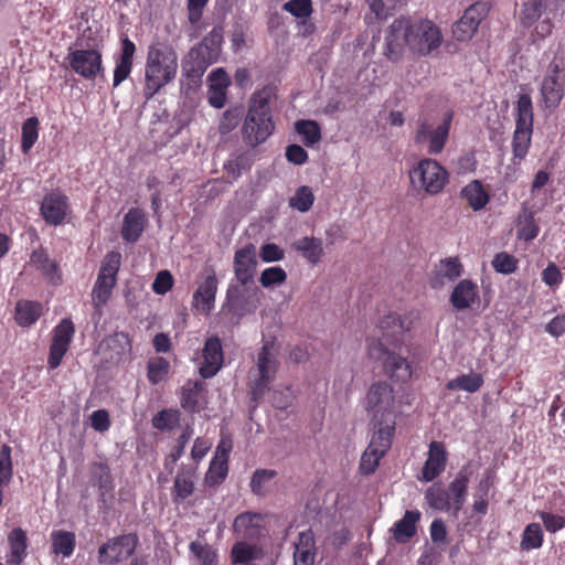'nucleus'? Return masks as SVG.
<instances>
[{"label": "nucleus", "instance_id": "4be33fe9", "mask_svg": "<svg viewBox=\"0 0 565 565\" xmlns=\"http://www.w3.org/2000/svg\"><path fill=\"white\" fill-rule=\"evenodd\" d=\"M257 267V253L253 244H248L235 252L234 274L236 282L253 284Z\"/></svg>", "mask_w": 565, "mask_h": 565}, {"label": "nucleus", "instance_id": "f8f14e48", "mask_svg": "<svg viewBox=\"0 0 565 565\" xmlns=\"http://www.w3.org/2000/svg\"><path fill=\"white\" fill-rule=\"evenodd\" d=\"M226 306L237 317L255 312L259 306L258 288L253 284L231 282L226 291Z\"/></svg>", "mask_w": 565, "mask_h": 565}, {"label": "nucleus", "instance_id": "de8ad7c7", "mask_svg": "<svg viewBox=\"0 0 565 565\" xmlns=\"http://www.w3.org/2000/svg\"><path fill=\"white\" fill-rule=\"evenodd\" d=\"M12 478L11 448L3 445L0 450V505L3 499V488Z\"/></svg>", "mask_w": 565, "mask_h": 565}, {"label": "nucleus", "instance_id": "13d9d810", "mask_svg": "<svg viewBox=\"0 0 565 565\" xmlns=\"http://www.w3.org/2000/svg\"><path fill=\"white\" fill-rule=\"evenodd\" d=\"M227 475V461L225 459L213 458L211 460L205 480L209 484L222 482Z\"/></svg>", "mask_w": 565, "mask_h": 565}, {"label": "nucleus", "instance_id": "37998d69", "mask_svg": "<svg viewBox=\"0 0 565 565\" xmlns=\"http://www.w3.org/2000/svg\"><path fill=\"white\" fill-rule=\"evenodd\" d=\"M515 127L533 129V104L529 94H520L516 105Z\"/></svg>", "mask_w": 565, "mask_h": 565}, {"label": "nucleus", "instance_id": "c9c22d12", "mask_svg": "<svg viewBox=\"0 0 565 565\" xmlns=\"http://www.w3.org/2000/svg\"><path fill=\"white\" fill-rule=\"evenodd\" d=\"M10 553L7 557L9 565H21L26 556V534L20 529H13L8 536Z\"/></svg>", "mask_w": 565, "mask_h": 565}, {"label": "nucleus", "instance_id": "2f4dec72", "mask_svg": "<svg viewBox=\"0 0 565 565\" xmlns=\"http://www.w3.org/2000/svg\"><path fill=\"white\" fill-rule=\"evenodd\" d=\"M264 557L263 550L247 542H237L231 551L233 565H259L258 561Z\"/></svg>", "mask_w": 565, "mask_h": 565}, {"label": "nucleus", "instance_id": "3c124183", "mask_svg": "<svg viewBox=\"0 0 565 565\" xmlns=\"http://www.w3.org/2000/svg\"><path fill=\"white\" fill-rule=\"evenodd\" d=\"M296 131L302 136L307 146H313L321 139V130L319 125L313 120H298L296 122Z\"/></svg>", "mask_w": 565, "mask_h": 565}, {"label": "nucleus", "instance_id": "2eb2a0df", "mask_svg": "<svg viewBox=\"0 0 565 565\" xmlns=\"http://www.w3.org/2000/svg\"><path fill=\"white\" fill-rule=\"evenodd\" d=\"M559 64L555 60L550 62L540 88L544 108L555 109L564 97V82L559 79Z\"/></svg>", "mask_w": 565, "mask_h": 565}, {"label": "nucleus", "instance_id": "6e6552de", "mask_svg": "<svg viewBox=\"0 0 565 565\" xmlns=\"http://www.w3.org/2000/svg\"><path fill=\"white\" fill-rule=\"evenodd\" d=\"M454 113L448 110L444 114L441 121L435 125L427 116H420L414 135V141L418 146H426L428 154H439L449 138V131Z\"/></svg>", "mask_w": 565, "mask_h": 565}, {"label": "nucleus", "instance_id": "5fc2aeb1", "mask_svg": "<svg viewBox=\"0 0 565 565\" xmlns=\"http://www.w3.org/2000/svg\"><path fill=\"white\" fill-rule=\"evenodd\" d=\"M313 201L315 195L311 189L307 185H302L296 191L295 195L290 198L289 205L303 213L311 209Z\"/></svg>", "mask_w": 565, "mask_h": 565}, {"label": "nucleus", "instance_id": "4468645a", "mask_svg": "<svg viewBox=\"0 0 565 565\" xmlns=\"http://www.w3.org/2000/svg\"><path fill=\"white\" fill-rule=\"evenodd\" d=\"M138 544L134 534L120 535L108 540L98 550V562L104 565H115L130 557Z\"/></svg>", "mask_w": 565, "mask_h": 565}, {"label": "nucleus", "instance_id": "69168bd1", "mask_svg": "<svg viewBox=\"0 0 565 565\" xmlns=\"http://www.w3.org/2000/svg\"><path fill=\"white\" fill-rule=\"evenodd\" d=\"M173 286V277L169 270H161L157 274L152 290L157 295H166Z\"/></svg>", "mask_w": 565, "mask_h": 565}, {"label": "nucleus", "instance_id": "0e129e2a", "mask_svg": "<svg viewBox=\"0 0 565 565\" xmlns=\"http://www.w3.org/2000/svg\"><path fill=\"white\" fill-rule=\"evenodd\" d=\"M259 257L264 263L279 262L285 258V250L275 243H266L260 247Z\"/></svg>", "mask_w": 565, "mask_h": 565}, {"label": "nucleus", "instance_id": "6ab92c4d", "mask_svg": "<svg viewBox=\"0 0 565 565\" xmlns=\"http://www.w3.org/2000/svg\"><path fill=\"white\" fill-rule=\"evenodd\" d=\"M74 333L75 327L71 319H63L54 328L47 361L50 369L54 370L61 364L63 356L70 348Z\"/></svg>", "mask_w": 565, "mask_h": 565}, {"label": "nucleus", "instance_id": "aec40b11", "mask_svg": "<svg viewBox=\"0 0 565 565\" xmlns=\"http://www.w3.org/2000/svg\"><path fill=\"white\" fill-rule=\"evenodd\" d=\"M203 280L193 294V306L203 313H210L214 307L217 278L213 267H205L202 273Z\"/></svg>", "mask_w": 565, "mask_h": 565}, {"label": "nucleus", "instance_id": "c03bdc74", "mask_svg": "<svg viewBox=\"0 0 565 565\" xmlns=\"http://www.w3.org/2000/svg\"><path fill=\"white\" fill-rule=\"evenodd\" d=\"M544 533L540 523H530L522 533L520 547L523 551L537 550L543 545Z\"/></svg>", "mask_w": 565, "mask_h": 565}, {"label": "nucleus", "instance_id": "39448f33", "mask_svg": "<svg viewBox=\"0 0 565 565\" xmlns=\"http://www.w3.org/2000/svg\"><path fill=\"white\" fill-rule=\"evenodd\" d=\"M364 408L376 430L394 434L396 401L393 387L386 382L373 383L365 396Z\"/></svg>", "mask_w": 565, "mask_h": 565}, {"label": "nucleus", "instance_id": "680f3d73", "mask_svg": "<svg viewBox=\"0 0 565 565\" xmlns=\"http://www.w3.org/2000/svg\"><path fill=\"white\" fill-rule=\"evenodd\" d=\"M492 266L495 271L509 275L515 271L516 269V259L507 253H499L494 256L492 260Z\"/></svg>", "mask_w": 565, "mask_h": 565}, {"label": "nucleus", "instance_id": "864d4df0", "mask_svg": "<svg viewBox=\"0 0 565 565\" xmlns=\"http://www.w3.org/2000/svg\"><path fill=\"white\" fill-rule=\"evenodd\" d=\"M287 273L280 266H273L264 269L259 277V282L264 288H273L285 284Z\"/></svg>", "mask_w": 565, "mask_h": 565}, {"label": "nucleus", "instance_id": "5701e85b", "mask_svg": "<svg viewBox=\"0 0 565 565\" xmlns=\"http://www.w3.org/2000/svg\"><path fill=\"white\" fill-rule=\"evenodd\" d=\"M462 274V265L457 257L440 259L429 274V285L434 289H440L455 281Z\"/></svg>", "mask_w": 565, "mask_h": 565}, {"label": "nucleus", "instance_id": "bf43d9fd", "mask_svg": "<svg viewBox=\"0 0 565 565\" xmlns=\"http://www.w3.org/2000/svg\"><path fill=\"white\" fill-rule=\"evenodd\" d=\"M282 9L298 19H307L312 13L311 0H289Z\"/></svg>", "mask_w": 565, "mask_h": 565}, {"label": "nucleus", "instance_id": "a19ab883", "mask_svg": "<svg viewBox=\"0 0 565 565\" xmlns=\"http://www.w3.org/2000/svg\"><path fill=\"white\" fill-rule=\"evenodd\" d=\"M194 491V477L190 471H179L174 478L172 498L174 502L188 499Z\"/></svg>", "mask_w": 565, "mask_h": 565}, {"label": "nucleus", "instance_id": "09e8293b", "mask_svg": "<svg viewBox=\"0 0 565 565\" xmlns=\"http://www.w3.org/2000/svg\"><path fill=\"white\" fill-rule=\"evenodd\" d=\"M148 380L151 384H158L166 379L170 370V363L162 356H156L149 360L148 365Z\"/></svg>", "mask_w": 565, "mask_h": 565}, {"label": "nucleus", "instance_id": "bb28decb", "mask_svg": "<svg viewBox=\"0 0 565 565\" xmlns=\"http://www.w3.org/2000/svg\"><path fill=\"white\" fill-rule=\"evenodd\" d=\"M450 303L457 310L470 308L479 300V290L476 282L470 279L460 280L450 295Z\"/></svg>", "mask_w": 565, "mask_h": 565}, {"label": "nucleus", "instance_id": "4d7b16f0", "mask_svg": "<svg viewBox=\"0 0 565 565\" xmlns=\"http://www.w3.org/2000/svg\"><path fill=\"white\" fill-rule=\"evenodd\" d=\"M39 137V120L36 117L28 118L22 126V151L28 153Z\"/></svg>", "mask_w": 565, "mask_h": 565}, {"label": "nucleus", "instance_id": "473e14b6", "mask_svg": "<svg viewBox=\"0 0 565 565\" xmlns=\"http://www.w3.org/2000/svg\"><path fill=\"white\" fill-rule=\"evenodd\" d=\"M291 247L301 254L308 263L313 265L318 264L324 255L322 239L317 237H301L295 241Z\"/></svg>", "mask_w": 565, "mask_h": 565}, {"label": "nucleus", "instance_id": "9b49d317", "mask_svg": "<svg viewBox=\"0 0 565 565\" xmlns=\"http://www.w3.org/2000/svg\"><path fill=\"white\" fill-rule=\"evenodd\" d=\"M120 259L118 252H110L105 256L92 291L95 308H102L109 300L117 281Z\"/></svg>", "mask_w": 565, "mask_h": 565}, {"label": "nucleus", "instance_id": "a211bd4d", "mask_svg": "<svg viewBox=\"0 0 565 565\" xmlns=\"http://www.w3.org/2000/svg\"><path fill=\"white\" fill-rule=\"evenodd\" d=\"M411 330V321H405L397 313H388L380 321L379 334L367 338V342L373 339H381L387 347L398 348L403 343L406 331Z\"/></svg>", "mask_w": 565, "mask_h": 565}, {"label": "nucleus", "instance_id": "423d86ee", "mask_svg": "<svg viewBox=\"0 0 565 565\" xmlns=\"http://www.w3.org/2000/svg\"><path fill=\"white\" fill-rule=\"evenodd\" d=\"M278 345L275 340H264L257 353L255 367L250 372L249 390L252 399L258 402L269 390L279 367Z\"/></svg>", "mask_w": 565, "mask_h": 565}, {"label": "nucleus", "instance_id": "72a5a7b5", "mask_svg": "<svg viewBox=\"0 0 565 565\" xmlns=\"http://www.w3.org/2000/svg\"><path fill=\"white\" fill-rule=\"evenodd\" d=\"M315 540L311 531H303L299 534L295 545L294 565H313Z\"/></svg>", "mask_w": 565, "mask_h": 565}, {"label": "nucleus", "instance_id": "7ed1b4c3", "mask_svg": "<svg viewBox=\"0 0 565 565\" xmlns=\"http://www.w3.org/2000/svg\"><path fill=\"white\" fill-rule=\"evenodd\" d=\"M274 98V92L269 87H264L253 94L243 125V136L249 146L256 147L263 143L273 134L270 104Z\"/></svg>", "mask_w": 565, "mask_h": 565}, {"label": "nucleus", "instance_id": "ddd939ff", "mask_svg": "<svg viewBox=\"0 0 565 565\" xmlns=\"http://www.w3.org/2000/svg\"><path fill=\"white\" fill-rule=\"evenodd\" d=\"M65 62L85 79H94L103 71L102 54L95 49L70 50Z\"/></svg>", "mask_w": 565, "mask_h": 565}, {"label": "nucleus", "instance_id": "6e6d98bb", "mask_svg": "<svg viewBox=\"0 0 565 565\" xmlns=\"http://www.w3.org/2000/svg\"><path fill=\"white\" fill-rule=\"evenodd\" d=\"M276 471L268 469H258L254 472L250 480V489L257 495H264L269 487V483L275 478Z\"/></svg>", "mask_w": 565, "mask_h": 565}, {"label": "nucleus", "instance_id": "9d476101", "mask_svg": "<svg viewBox=\"0 0 565 565\" xmlns=\"http://www.w3.org/2000/svg\"><path fill=\"white\" fill-rule=\"evenodd\" d=\"M448 172L435 159L425 158L409 170V180L417 190L429 195L438 194L448 183Z\"/></svg>", "mask_w": 565, "mask_h": 565}, {"label": "nucleus", "instance_id": "dca6fc26", "mask_svg": "<svg viewBox=\"0 0 565 565\" xmlns=\"http://www.w3.org/2000/svg\"><path fill=\"white\" fill-rule=\"evenodd\" d=\"M394 434L388 430H375L371 441L363 452L360 461V469L364 475H370L375 471L380 460L391 448L392 437Z\"/></svg>", "mask_w": 565, "mask_h": 565}, {"label": "nucleus", "instance_id": "c85d7f7f", "mask_svg": "<svg viewBox=\"0 0 565 565\" xmlns=\"http://www.w3.org/2000/svg\"><path fill=\"white\" fill-rule=\"evenodd\" d=\"M147 218L139 209H130L124 216L121 236L124 241L135 243L141 236Z\"/></svg>", "mask_w": 565, "mask_h": 565}, {"label": "nucleus", "instance_id": "20e7f679", "mask_svg": "<svg viewBox=\"0 0 565 565\" xmlns=\"http://www.w3.org/2000/svg\"><path fill=\"white\" fill-rule=\"evenodd\" d=\"M469 480L470 472L467 469H461L450 481L448 488L440 483L431 484L425 492L427 504L434 510L458 518L467 499Z\"/></svg>", "mask_w": 565, "mask_h": 565}, {"label": "nucleus", "instance_id": "79ce46f5", "mask_svg": "<svg viewBox=\"0 0 565 565\" xmlns=\"http://www.w3.org/2000/svg\"><path fill=\"white\" fill-rule=\"evenodd\" d=\"M52 548L55 554L70 557L75 548V534L68 531H53L51 534Z\"/></svg>", "mask_w": 565, "mask_h": 565}, {"label": "nucleus", "instance_id": "412c9836", "mask_svg": "<svg viewBox=\"0 0 565 565\" xmlns=\"http://www.w3.org/2000/svg\"><path fill=\"white\" fill-rule=\"evenodd\" d=\"M40 211L47 224L61 225L70 211L68 199L60 191H52L43 198Z\"/></svg>", "mask_w": 565, "mask_h": 565}, {"label": "nucleus", "instance_id": "f03ea898", "mask_svg": "<svg viewBox=\"0 0 565 565\" xmlns=\"http://www.w3.org/2000/svg\"><path fill=\"white\" fill-rule=\"evenodd\" d=\"M178 67V54L172 46L163 42L149 45L145 64V97L152 98L162 87L173 82Z\"/></svg>", "mask_w": 565, "mask_h": 565}, {"label": "nucleus", "instance_id": "8fccbe9b", "mask_svg": "<svg viewBox=\"0 0 565 565\" xmlns=\"http://www.w3.org/2000/svg\"><path fill=\"white\" fill-rule=\"evenodd\" d=\"M190 551L198 559L199 565H217V554L210 545L201 541H193L190 544Z\"/></svg>", "mask_w": 565, "mask_h": 565}, {"label": "nucleus", "instance_id": "cd10ccee", "mask_svg": "<svg viewBox=\"0 0 565 565\" xmlns=\"http://www.w3.org/2000/svg\"><path fill=\"white\" fill-rule=\"evenodd\" d=\"M516 237L525 242L533 241L540 233V227L534 217V211L524 202L515 218Z\"/></svg>", "mask_w": 565, "mask_h": 565}, {"label": "nucleus", "instance_id": "f704fd0d", "mask_svg": "<svg viewBox=\"0 0 565 565\" xmlns=\"http://www.w3.org/2000/svg\"><path fill=\"white\" fill-rule=\"evenodd\" d=\"M418 510H408L404 516L394 524V539L399 543H405L416 534V524L420 519Z\"/></svg>", "mask_w": 565, "mask_h": 565}, {"label": "nucleus", "instance_id": "e433bc0d", "mask_svg": "<svg viewBox=\"0 0 565 565\" xmlns=\"http://www.w3.org/2000/svg\"><path fill=\"white\" fill-rule=\"evenodd\" d=\"M42 313L40 302L20 300L15 306V321L21 327H30L38 321Z\"/></svg>", "mask_w": 565, "mask_h": 565}, {"label": "nucleus", "instance_id": "4c0bfd02", "mask_svg": "<svg viewBox=\"0 0 565 565\" xmlns=\"http://www.w3.org/2000/svg\"><path fill=\"white\" fill-rule=\"evenodd\" d=\"M461 198L473 211L483 209L490 199L481 182L477 180L471 181L461 190Z\"/></svg>", "mask_w": 565, "mask_h": 565}, {"label": "nucleus", "instance_id": "393cba45", "mask_svg": "<svg viewBox=\"0 0 565 565\" xmlns=\"http://www.w3.org/2000/svg\"><path fill=\"white\" fill-rule=\"evenodd\" d=\"M446 463L447 452L444 444L440 441H431L429 445L428 458L424 463L420 479L425 482L433 481L444 472Z\"/></svg>", "mask_w": 565, "mask_h": 565}, {"label": "nucleus", "instance_id": "b1692460", "mask_svg": "<svg viewBox=\"0 0 565 565\" xmlns=\"http://www.w3.org/2000/svg\"><path fill=\"white\" fill-rule=\"evenodd\" d=\"M202 359L203 361L199 367L201 376L204 379L213 377L223 364V350L218 338L213 337L205 341Z\"/></svg>", "mask_w": 565, "mask_h": 565}, {"label": "nucleus", "instance_id": "a878e982", "mask_svg": "<svg viewBox=\"0 0 565 565\" xmlns=\"http://www.w3.org/2000/svg\"><path fill=\"white\" fill-rule=\"evenodd\" d=\"M30 265L39 270L42 276L51 284L57 285L62 281V273L60 265L52 259L44 248L32 252L30 256Z\"/></svg>", "mask_w": 565, "mask_h": 565}, {"label": "nucleus", "instance_id": "a18cd8bd", "mask_svg": "<svg viewBox=\"0 0 565 565\" xmlns=\"http://www.w3.org/2000/svg\"><path fill=\"white\" fill-rule=\"evenodd\" d=\"M532 132V128L515 127L512 141L514 159L522 161L526 157L531 146Z\"/></svg>", "mask_w": 565, "mask_h": 565}, {"label": "nucleus", "instance_id": "e2e57ef3", "mask_svg": "<svg viewBox=\"0 0 565 565\" xmlns=\"http://www.w3.org/2000/svg\"><path fill=\"white\" fill-rule=\"evenodd\" d=\"M537 515L542 520L544 527L550 533H556L557 531L565 527V518L546 512V511H540L537 512Z\"/></svg>", "mask_w": 565, "mask_h": 565}, {"label": "nucleus", "instance_id": "052dcab7", "mask_svg": "<svg viewBox=\"0 0 565 565\" xmlns=\"http://www.w3.org/2000/svg\"><path fill=\"white\" fill-rule=\"evenodd\" d=\"M179 423V413L177 411L167 409L158 413L152 424L158 429H172Z\"/></svg>", "mask_w": 565, "mask_h": 565}, {"label": "nucleus", "instance_id": "ea45409f", "mask_svg": "<svg viewBox=\"0 0 565 565\" xmlns=\"http://www.w3.org/2000/svg\"><path fill=\"white\" fill-rule=\"evenodd\" d=\"M202 392L203 383L199 381H188L184 383L181 388V406L189 412L198 411Z\"/></svg>", "mask_w": 565, "mask_h": 565}, {"label": "nucleus", "instance_id": "7c9ffc66", "mask_svg": "<svg viewBox=\"0 0 565 565\" xmlns=\"http://www.w3.org/2000/svg\"><path fill=\"white\" fill-rule=\"evenodd\" d=\"M262 524L263 518L260 514L245 512L235 518L233 530L241 539H255L260 534Z\"/></svg>", "mask_w": 565, "mask_h": 565}, {"label": "nucleus", "instance_id": "f3484780", "mask_svg": "<svg viewBox=\"0 0 565 565\" xmlns=\"http://www.w3.org/2000/svg\"><path fill=\"white\" fill-rule=\"evenodd\" d=\"M489 7L486 2L471 4L452 26L454 36L458 41H468L477 32L480 22L487 17Z\"/></svg>", "mask_w": 565, "mask_h": 565}, {"label": "nucleus", "instance_id": "49530a36", "mask_svg": "<svg viewBox=\"0 0 565 565\" xmlns=\"http://www.w3.org/2000/svg\"><path fill=\"white\" fill-rule=\"evenodd\" d=\"M105 343L114 352L111 359H120L131 351V341L125 332H115L105 340Z\"/></svg>", "mask_w": 565, "mask_h": 565}, {"label": "nucleus", "instance_id": "f257e3e1", "mask_svg": "<svg viewBox=\"0 0 565 565\" xmlns=\"http://www.w3.org/2000/svg\"><path fill=\"white\" fill-rule=\"evenodd\" d=\"M441 42V31L433 21L399 17L386 29L384 55L394 63L402 61L406 52L426 56Z\"/></svg>", "mask_w": 565, "mask_h": 565}, {"label": "nucleus", "instance_id": "774afa93", "mask_svg": "<svg viewBox=\"0 0 565 565\" xmlns=\"http://www.w3.org/2000/svg\"><path fill=\"white\" fill-rule=\"evenodd\" d=\"M90 426L99 433L107 431L110 427L109 414L106 409L94 411L90 416Z\"/></svg>", "mask_w": 565, "mask_h": 565}, {"label": "nucleus", "instance_id": "603ef678", "mask_svg": "<svg viewBox=\"0 0 565 565\" xmlns=\"http://www.w3.org/2000/svg\"><path fill=\"white\" fill-rule=\"evenodd\" d=\"M545 6L546 0H524L521 9L522 23L531 25L541 17Z\"/></svg>", "mask_w": 565, "mask_h": 565}, {"label": "nucleus", "instance_id": "338daca9", "mask_svg": "<svg viewBox=\"0 0 565 565\" xmlns=\"http://www.w3.org/2000/svg\"><path fill=\"white\" fill-rule=\"evenodd\" d=\"M241 115L242 113L238 108L226 110L220 121L218 129L221 134H227L232 131L238 125Z\"/></svg>", "mask_w": 565, "mask_h": 565}, {"label": "nucleus", "instance_id": "58836bf2", "mask_svg": "<svg viewBox=\"0 0 565 565\" xmlns=\"http://www.w3.org/2000/svg\"><path fill=\"white\" fill-rule=\"evenodd\" d=\"M483 384V377L481 374L476 372H469L461 374L446 384V388L449 391H462L467 393H476L480 390Z\"/></svg>", "mask_w": 565, "mask_h": 565}, {"label": "nucleus", "instance_id": "1a4fd4ad", "mask_svg": "<svg viewBox=\"0 0 565 565\" xmlns=\"http://www.w3.org/2000/svg\"><path fill=\"white\" fill-rule=\"evenodd\" d=\"M220 44L217 35H210L192 47L182 61L183 75L192 79L200 78L206 68L217 61Z\"/></svg>", "mask_w": 565, "mask_h": 565}, {"label": "nucleus", "instance_id": "0eeeda50", "mask_svg": "<svg viewBox=\"0 0 565 565\" xmlns=\"http://www.w3.org/2000/svg\"><path fill=\"white\" fill-rule=\"evenodd\" d=\"M401 348L387 347L381 339L369 341V356L382 364L386 375L396 382H406L412 377V369Z\"/></svg>", "mask_w": 565, "mask_h": 565}, {"label": "nucleus", "instance_id": "c756f323", "mask_svg": "<svg viewBox=\"0 0 565 565\" xmlns=\"http://www.w3.org/2000/svg\"><path fill=\"white\" fill-rule=\"evenodd\" d=\"M136 45L128 38L121 41V54L114 71V87L120 85L131 73Z\"/></svg>", "mask_w": 565, "mask_h": 565}]
</instances>
